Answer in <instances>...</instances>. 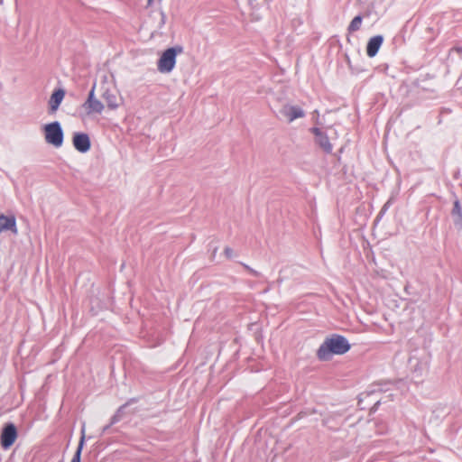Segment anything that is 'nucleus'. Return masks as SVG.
I'll use <instances>...</instances> for the list:
<instances>
[{
	"label": "nucleus",
	"instance_id": "obj_1",
	"mask_svg": "<svg viewBox=\"0 0 462 462\" xmlns=\"http://www.w3.org/2000/svg\"><path fill=\"white\" fill-rule=\"evenodd\" d=\"M124 104V97L116 88L114 77L104 74L98 84H94L82 104V117L93 118L105 109L115 111Z\"/></svg>",
	"mask_w": 462,
	"mask_h": 462
},
{
	"label": "nucleus",
	"instance_id": "obj_2",
	"mask_svg": "<svg viewBox=\"0 0 462 462\" xmlns=\"http://www.w3.org/2000/svg\"><path fill=\"white\" fill-rule=\"evenodd\" d=\"M350 348L347 340L341 336H333L328 338L318 350V356L321 360H328L332 355H343Z\"/></svg>",
	"mask_w": 462,
	"mask_h": 462
},
{
	"label": "nucleus",
	"instance_id": "obj_3",
	"mask_svg": "<svg viewBox=\"0 0 462 462\" xmlns=\"http://www.w3.org/2000/svg\"><path fill=\"white\" fill-rule=\"evenodd\" d=\"M314 134L315 143L325 152L330 153L333 150L332 142L337 138V132L333 127L322 125L310 129Z\"/></svg>",
	"mask_w": 462,
	"mask_h": 462
},
{
	"label": "nucleus",
	"instance_id": "obj_4",
	"mask_svg": "<svg viewBox=\"0 0 462 462\" xmlns=\"http://www.w3.org/2000/svg\"><path fill=\"white\" fill-rule=\"evenodd\" d=\"M183 51L182 46L175 45L162 51L157 61L158 71L162 74L171 73L175 67L177 56L182 54Z\"/></svg>",
	"mask_w": 462,
	"mask_h": 462
},
{
	"label": "nucleus",
	"instance_id": "obj_5",
	"mask_svg": "<svg viewBox=\"0 0 462 462\" xmlns=\"http://www.w3.org/2000/svg\"><path fill=\"white\" fill-rule=\"evenodd\" d=\"M44 138L47 143L60 147L63 143V132L59 122L47 124L43 127Z\"/></svg>",
	"mask_w": 462,
	"mask_h": 462
},
{
	"label": "nucleus",
	"instance_id": "obj_6",
	"mask_svg": "<svg viewBox=\"0 0 462 462\" xmlns=\"http://www.w3.org/2000/svg\"><path fill=\"white\" fill-rule=\"evenodd\" d=\"M280 114L290 123L305 116L304 111L300 106L288 104L282 107Z\"/></svg>",
	"mask_w": 462,
	"mask_h": 462
},
{
	"label": "nucleus",
	"instance_id": "obj_7",
	"mask_svg": "<svg viewBox=\"0 0 462 462\" xmlns=\"http://www.w3.org/2000/svg\"><path fill=\"white\" fill-rule=\"evenodd\" d=\"M17 437L16 429L14 424L6 425L1 434V444L5 448L11 447Z\"/></svg>",
	"mask_w": 462,
	"mask_h": 462
},
{
	"label": "nucleus",
	"instance_id": "obj_8",
	"mask_svg": "<svg viewBox=\"0 0 462 462\" xmlns=\"http://www.w3.org/2000/svg\"><path fill=\"white\" fill-rule=\"evenodd\" d=\"M75 149L80 152H87L90 149V139L87 134L76 133L72 139Z\"/></svg>",
	"mask_w": 462,
	"mask_h": 462
},
{
	"label": "nucleus",
	"instance_id": "obj_9",
	"mask_svg": "<svg viewBox=\"0 0 462 462\" xmlns=\"http://www.w3.org/2000/svg\"><path fill=\"white\" fill-rule=\"evenodd\" d=\"M6 230H10L14 235L18 234L15 217L2 214L0 215V234Z\"/></svg>",
	"mask_w": 462,
	"mask_h": 462
},
{
	"label": "nucleus",
	"instance_id": "obj_10",
	"mask_svg": "<svg viewBox=\"0 0 462 462\" xmlns=\"http://www.w3.org/2000/svg\"><path fill=\"white\" fill-rule=\"evenodd\" d=\"M383 42V37L382 35H376L369 39L366 45V54L368 57H374L379 49L381 48Z\"/></svg>",
	"mask_w": 462,
	"mask_h": 462
},
{
	"label": "nucleus",
	"instance_id": "obj_11",
	"mask_svg": "<svg viewBox=\"0 0 462 462\" xmlns=\"http://www.w3.org/2000/svg\"><path fill=\"white\" fill-rule=\"evenodd\" d=\"M65 97V91L62 88L56 89L49 100V108L51 113H55Z\"/></svg>",
	"mask_w": 462,
	"mask_h": 462
},
{
	"label": "nucleus",
	"instance_id": "obj_12",
	"mask_svg": "<svg viewBox=\"0 0 462 462\" xmlns=\"http://www.w3.org/2000/svg\"><path fill=\"white\" fill-rule=\"evenodd\" d=\"M85 439H86L85 426H83V428L81 430V437L79 439V443L78 448L76 450V453H75L71 462H80V455H81V451L84 447Z\"/></svg>",
	"mask_w": 462,
	"mask_h": 462
},
{
	"label": "nucleus",
	"instance_id": "obj_13",
	"mask_svg": "<svg viewBox=\"0 0 462 462\" xmlns=\"http://www.w3.org/2000/svg\"><path fill=\"white\" fill-rule=\"evenodd\" d=\"M452 216L454 217L455 224L460 225L462 223V208L458 200L454 202Z\"/></svg>",
	"mask_w": 462,
	"mask_h": 462
},
{
	"label": "nucleus",
	"instance_id": "obj_14",
	"mask_svg": "<svg viewBox=\"0 0 462 462\" xmlns=\"http://www.w3.org/2000/svg\"><path fill=\"white\" fill-rule=\"evenodd\" d=\"M361 24H362V17L360 15L354 17V19L351 21V23L347 28L348 32L352 33V32L358 31L361 27Z\"/></svg>",
	"mask_w": 462,
	"mask_h": 462
},
{
	"label": "nucleus",
	"instance_id": "obj_15",
	"mask_svg": "<svg viewBox=\"0 0 462 462\" xmlns=\"http://www.w3.org/2000/svg\"><path fill=\"white\" fill-rule=\"evenodd\" d=\"M158 16H159V25H158V27L161 29L165 24L166 15H165V14L163 12H160L158 14Z\"/></svg>",
	"mask_w": 462,
	"mask_h": 462
},
{
	"label": "nucleus",
	"instance_id": "obj_16",
	"mask_svg": "<svg viewBox=\"0 0 462 462\" xmlns=\"http://www.w3.org/2000/svg\"><path fill=\"white\" fill-rule=\"evenodd\" d=\"M224 254L227 259H231L235 256L234 250L231 247H225L224 249Z\"/></svg>",
	"mask_w": 462,
	"mask_h": 462
},
{
	"label": "nucleus",
	"instance_id": "obj_17",
	"mask_svg": "<svg viewBox=\"0 0 462 462\" xmlns=\"http://www.w3.org/2000/svg\"><path fill=\"white\" fill-rule=\"evenodd\" d=\"M116 421H117V417H116V416H114V417L112 418L111 424H114V423H116Z\"/></svg>",
	"mask_w": 462,
	"mask_h": 462
},
{
	"label": "nucleus",
	"instance_id": "obj_18",
	"mask_svg": "<svg viewBox=\"0 0 462 462\" xmlns=\"http://www.w3.org/2000/svg\"><path fill=\"white\" fill-rule=\"evenodd\" d=\"M152 0H149V3L151 2Z\"/></svg>",
	"mask_w": 462,
	"mask_h": 462
}]
</instances>
